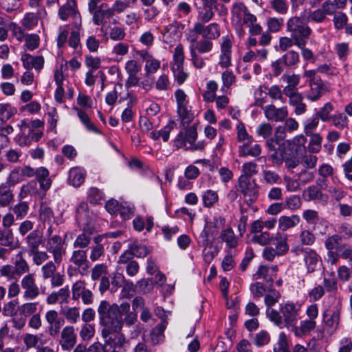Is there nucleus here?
Wrapping results in <instances>:
<instances>
[{
  "label": "nucleus",
  "mask_w": 352,
  "mask_h": 352,
  "mask_svg": "<svg viewBox=\"0 0 352 352\" xmlns=\"http://www.w3.org/2000/svg\"><path fill=\"white\" fill-rule=\"evenodd\" d=\"M14 271L18 276H21L24 274L28 273L30 270V267L28 263L23 257L21 254L16 256V260L14 263Z\"/></svg>",
  "instance_id": "41"
},
{
  "label": "nucleus",
  "mask_w": 352,
  "mask_h": 352,
  "mask_svg": "<svg viewBox=\"0 0 352 352\" xmlns=\"http://www.w3.org/2000/svg\"><path fill=\"white\" fill-rule=\"evenodd\" d=\"M49 170L45 167H40L36 170V178L43 190H47L52 185V180L49 177Z\"/></svg>",
  "instance_id": "35"
},
{
  "label": "nucleus",
  "mask_w": 352,
  "mask_h": 352,
  "mask_svg": "<svg viewBox=\"0 0 352 352\" xmlns=\"http://www.w3.org/2000/svg\"><path fill=\"white\" fill-rule=\"evenodd\" d=\"M281 297L280 293L275 289H269L265 295V305L267 309L271 308L277 303Z\"/></svg>",
  "instance_id": "46"
},
{
  "label": "nucleus",
  "mask_w": 352,
  "mask_h": 352,
  "mask_svg": "<svg viewBox=\"0 0 352 352\" xmlns=\"http://www.w3.org/2000/svg\"><path fill=\"white\" fill-rule=\"evenodd\" d=\"M199 35L201 36L199 23H195L193 28L188 30L185 34L189 44V50L197 49L201 52H210L213 49V43L208 40H198Z\"/></svg>",
  "instance_id": "4"
},
{
  "label": "nucleus",
  "mask_w": 352,
  "mask_h": 352,
  "mask_svg": "<svg viewBox=\"0 0 352 352\" xmlns=\"http://www.w3.org/2000/svg\"><path fill=\"white\" fill-rule=\"evenodd\" d=\"M179 23L177 21L168 25L163 33V41L166 43L171 44L179 37L178 29Z\"/></svg>",
  "instance_id": "34"
},
{
  "label": "nucleus",
  "mask_w": 352,
  "mask_h": 352,
  "mask_svg": "<svg viewBox=\"0 0 352 352\" xmlns=\"http://www.w3.org/2000/svg\"><path fill=\"white\" fill-rule=\"evenodd\" d=\"M199 25L203 40L212 41V40H216L220 36L221 30L219 24L211 23L205 25L202 24V23H199Z\"/></svg>",
  "instance_id": "20"
},
{
  "label": "nucleus",
  "mask_w": 352,
  "mask_h": 352,
  "mask_svg": "<svg viewBox=\"0 0 352 352\" xmlns=\"http://www.w3.org/2000/svg\"><path fill=\"white\" fill-rule=\"evenodd\" d=\"M25 243L27 245L28 253L38 250L40 245L43 243V235L38 230H33L27 235L25 239Z\"/></svg>",
  "instance_id": "24"
},
{
  "label": "nucleus",
  "mask_w": 352,
  "mask_h": 352,
  "mask_svg": "<svg viewBox=\"0 0 352 352\" xmlns=\"http://www.w3.org/2000/svg\"><path fill=\"white\" fill-rule=\"evenodd\" d=\"M85 172L79 168H72L69 173V182L75 187L80 186L85 181Z\"/></svg>",
  "instance_id": "39"
},
{
  "label": "nucleus",
  "mask_w": 352,
  "mask_h": 352,
  "mask_svg": "<svg viewBox=\"0 0 352 352\" xmlns=\"http://www.w3.org/2000/svg\"><path fill=\"white\" fill-rule=\"evenodd\" d=\"M309 89L306 93V98L311 102L317 101L328 91L321 79H318L316 82H309Z\"/></svg>",
  "instance_id": "17"
},
{
  "label": "nucleus",
  "mask_w": 352,
  "mask_h": 352,
  "mask_svg": "<svg viewBox=\"0 0 352 352\" xmlns=\"http://www.w3.org/2000/svg\"><path fill=\"white\" fill-rule=\"evenodd\" d=\"M333 105L331 102H327L316 113V116L323 122L330 121L333 116L331 115V113L333 111Z\"/></svg>",
  "instance_id": "53"
},
{
  "label": "nucleus",
  "mask_w": 352,
  "mask_h": 352,
  "mask_svg": "<svg viewBox=\"0 0 352 352\" xmlns=\"http://www.w3.org/2000/svg\"><path fill=\"white\" fill-rule=\"evenodd\" d=\"M270 6L276 13L281 15L286 14L289 9L287 0H271Z\"/></svg>",
  "instance_id": "62"
},
{
  "label": "nucleus",
  "mask_w": 352,
  "mask_h": 352,
  "mask_svg": "<svg viewBox=\"0 0 352 352\" xmlns=\"http://www.w3.org/2000/svg\"><path fill=\"white\" fill-rule=\"evenodd\" d=\"M184 47L182 44H179L174 50L173 61L172 63L171 67H175L176 69H177L178 67H184Z\"/></svg>",
  "instance_id": "51"
},
{
  "label": "nucleus",
  "mask_w": 352,
  "mask_h": 352,
  "mask_svg": "<svg viewBox=\"0 0 352 352\" xmlns=\"http://www.w3.org/2000/svg\"><path fill=\"white\" fill-rule=\"evenodd\" d=\"M323 319L327 327L335 331L338 328L340 322V311L335 309L331 311H325L323 314Z\"/></svg>",
  "instance_id": "36"
},
{
  "label": "nucleus",
  "mask_w": 352,
  "mask_h": 352,
  "mask_svg": "<svg viewBox=\"0 0 352 352\" xmlns=\"http://www.w3.org/2000/svg\"><path fill=\"white\" fill-rule=\"evenodd\" d=\"M232 40L229 36L222 38L221 54L219 64L222 68H228L231 65Z\"/></svg>",
  "instance_id": "15"
},
{
  "label": "nucleus",
  "mask_w": 352,
  "mask_h": 352,
  "mask_svg": "<svg viewBox=\"0 0 352 352\" xmlns=\"http://www.w3.org/2000/svg\"><path fill=\"white\" fill-rule=\"evenodd\" d=\"M75 109L77 111L79 119L85 124L87 130L96 133H100V131L96 127L94 123L90 121L88 115L85 111L78 108H76Z\"/></svg>",
  "instance_id": "59"
},
{
  "label": "nucleus",
  "mask_w": 352,
  "mask_h": 352,
  "mask_svg": "<svg viewBox=\"0 0 352 352\" xmlns=\"http://www.w3.org/2000/svg\"><path fill=\"white\" fill-rule=\"evenodd\" d=\"M0 246L14 248V235L11 228L0 229Z\"/></svg>",
  "instance_id": "37"
},
{
  "label": "nucleus",
  "mask_w": 352,
  "mask_h": 352,
  "mask_svg": "<svg viewBox=\"0 0 352 352\" xmlns=\"http://www.w3.org/2000/svg\"><path fill=\"white\" fill-rule=\"evenodd\" d=\"M265 118L268 120L274 122H283L288 116V109L287 107L280 108L276 107L274 104H268L263 107Z\"/></svg>",
  "instance_id": "14"
},
{
  "label": "nucleus",
  "mask_w": 352,
  "mask_h": 352,
  "mask_svg": "<svg viewBox=\"0 0 352 352\" xmlns=\"http://www.w3.org/2000/svg\"><path fill=\"white\" fill-rule=\"evenodd\" d=\"M39 219L44 225L50 224L54 219L52 210L46 205H41L39 209Z\"/></svg>",
  "instance_id": "50"
},
{
  "label": "nucleus",
  "mask_w": 352,
  "mask_h": 352,
  "mask_svg": "<svg viewBox=\"0 0 352 352\" xmlns=\"http://www.w3.org/2000/svg\"><path fill=\"white\" fill-rule=\"evenodd\" d=\"M262 177L263 181L269 185L278 184L281 182L280 175L274 170L263 169L262 170Z\"/></svg>",
  "instance_id": "47"
},
{
  "label": "nucleus",
  "mask_w": 352,
  "mask_h": 352,
  "mask_svg": "<svg viewBox=\"0 0 352 352\" xmlns=\"http://www.w3.org/2000/svg\"><path fill=\"white\" fill-rule=\"evenodd\" d=\"M307 26H308V25L304 23L302 19L296 16L289 18L286 23L287 31L290 34L302 29V27Z\"/></svg>",
  "instance_id": "45"
},
{
  "label": "nucleus",
  "mask_w": 352,
  "mask_h": 352,
  "mask_svg": "<svg viewBox=\"0 0 352 352\" xmlns=\"http://www.w3.org/2000/svg\"><path fill=\"white\" fill-rule=\"evenodd\" d=\"M236 140L238 142H245L253 140V138L248 134L244 124L241 121L238 120V123L236 126Z\"/></svg>",
  "instance_id": "54"
},
{
  "label": "nucleus",
  "mask_w": 352,
  "mask_h": 352,
  "mask_svg": "<svg viewBox=\"0 0 352 352\" xmlns=\"http://www.w3.org/2000/svg\"><path fill=\"white\" fill-rule=\"evenodd\" d=\"M220 237L230 248H235L238 245L237 237L230 228L223 230L221 232Z\"/></svg>",
  "instance_id": "43"
},
{
  "label": "nucleus",
  "mask_w": 352,
  "mask_h": 352,
  "mask_svg": "<svg viewBox=\"0 0 352 352\" xmlns=\"http://www.w3.org/2000/svg\"><path fill=\"white\" fill-rule=\"evenodd\" d=\"M82 232L75 239L73 246L75 248L84 249L87 248L91 242V236L94 234V227L85 226L82 228Z\"/></svg>",
  "instance_id": "21"
},
{
  "label": "nucleus",
  "mask_w": 352,
  "mask_h": 352,
  "mask_svg": "<svg viewBox=\"0 0 352 352\" xmlns=\"http://www.w3.org/2000/svg\"><path fill=\"white\" fill-rule=\"evenodd\" d=\"M21 61L26 69H35L41 70L44 65V58L41 56H33L29 54H24L21 56Z\"/></svg>",
  "instance_id": "25"
},
{
  "label": "nucleus",
  "mask_w": 352,
  "mask_h": 352,
  "mask_svg": "<svg viewBox=\"0 0 352 352\" xmlns=\"http://www.w3.org/2000/svg\"><path fill=\"white\" fill-rule=\"evenodd\" d=\"M332 124L337 129L342 130L348 126L349 119L344 113H338L332 116Z\"/></svg>",
  "instance_id": "48"
},
{
  "label": "nucleus",
  "mask_w": 352,
  "mask_h": 352,
  "mask_svg": "<svg viewBox=\"0 0 352 352\" xmlns=\"http://www.w3.org/2000/svg\"><path fill=\"white\" fill-rule=\"evenodd\" d=\"M304 256V261L307 270L309 273H312L320 267L322 263L320 256L317 252L311 248L302 250Z\"/></svg>",
  "instance_id": "16"
},
{
  "label": "nucleus",
  "mask_w": 352,
  "mask_h": 352,
  "mask_svg": "<svg viewBox=\"0 0 352 352\" xmlns=\"http://www.w3.org/2000/svg\"><path fill=\"white\" fill-rule=\"evenodd\" d=\"M302 196L307 201H327V196L324 195L320 188L312 185L307 187L303 192Z\"/></svg>",
  "instance_id": "31"
},
{
  "label": "nucleus",
  "mask_w": 352,
  "mask_h": 352,
  "mask_svg": "<svg viewBox=\"0 0 352 352\" xmlns=\"http://www.w3.org/2000/svg\"><path fill=\"white\" fill-rule=\"evenodd\" d=\"M103 338L104 339V344L113 348V351H116V349L123 348L127 342L125 336L121 331L113 333L112 335H109Z\"/></svg>",
  "instance_id": "27"
},
{
  "label": "nucleus",
  "mask_w": 352,
  "mask_h": 352,
  "mask_svg": "<svg viewBox=\"0 0 352 352\" xmlns=\"http://www.w3.org/2000/svg\"><path fill=\"white\" fill-rule=\"evenodd\" d=\"M120 309L116 303L111 304L107 300L100 302L97 311L102 338L122 331V318Z\"/></svg>",
  "instance_id": "2"
},
{
  "label": "nucleus",
  "mask_w": 352,
  "mask_h": 352,
  "mask_svg": "<svg viewBox=\"0 0 352 352\" xmlns=\"http://www.w3.org/2000/svg\"><path fill=\"white\" fill-rule=\"evenodd\" d=\"M177 103V112L184 126L188 125L192 120V114L188 110L186 95L182 89H177L175 93Z\"/></svg>",
  "instance_id": "10"
},
{
  "label": "nucleus",
  "mask_w": 352,
  "mask_h": 352,
  "mask_svg": "<svg viewBox=\"0 0 352 352\" xmlns=\"http://www.w3.org/2000/svg\"><path fill=\"white\" fill-rule=\"evenodd\" d=\"M300 221V218L298 214L281 216L278 219V228L282 231H286L290 228L296 227Z\"/></svg>",
  "instance_id": "33"
},
{
  "label": "nucleus",
  "mask_w": 352,
  "mask_h": 352,
  "mask_svg": "<svg viewBox=\"0 0 352 352\" xmlns=\"http://www.w3.org/2000/svg\"><path fill=\"white\" fill-rule=\"evenodd\" d=\"M58 16L62 21H67L69 16L79 18V12L76 9L75 0H67V3L58 10Z\"/></svg>",
  "instance_id": "22"
},
{
  "label": "nucleus",
  "mask_w": 352,
  "mask_h": 352,
  "mask_svg": "<svg viewBox=\"0 0 352 352\" xmlns=\"http://www.w3.org/2000/svg\"><path fill=\"white\" fill-rule=\"evenodd\" d=\"M12 210L16 219L17 220H22L25 219L29 212V204L26 201H20L15 204Z\"/></svg>",
  "instance_id": "44"
},
{
  "label": "nucleus",
  "mask_w": 352,
  "mask_h": 352,
  "mask_svg": "<svg viewBox=\"0 0 352 352\" xmlns=\"http://www.w3.org/2000/svg\"><path fill=\"white\" fill-rule=\"evenodd\" d=\"M289 99V104L294 107V113L301 116L307 111V104L303 102L304 97L301 93L296 92L285 95Z\"/></svg>",
  "instance_id": "19"
},
{
  "label": "nucleus",
  "mask_w": 352,
  "mask_h": 352,
  "mask_svg": "<svg viewBox=\"0 0 352 352\" xmlns=\"http://www.w3.org/2000/svg\"><path fill=\"white\" fill-rule=\"evenodd\" d=\"M21 285L23 290V296L26 300H34L41 294L34 274L28 273L24 276L21 280Z\"/></svg>",
  "instance_id": "8"
},
{
  "label": "nucleus",
  "mask_w": 352,
  "mask_h": 352,
  "mask_svg": "<svg viewBox=\"0 0 352 352\" xmlns=\"http://www.w3.org/2000/svg\"><path fill=\"white\" fill-rule=\"evenodd\" d=\"M95 334V328L93 324L85 323L82 325L79 335L82 340L87 341L91 340Z\"/></svg>",
  "instance_id": "63"
},
{
  "label": "nucleus",
  "mask_w": 352,
  "mask_h": 352,
  "mask_svg": "<svg viewBox=\"0 0 352 352\" xmlns=\"http://www.w3.org/2000/svg\"><path fill=\"white\" fill-rule=\"evenodd\" d=\"M311 33L312 30L308 25L307 27H302V29L290 34V36L295 40L296 46L303 43H307Z\"/></svg>",
  "instance_id": "38"
},
{
  "label": "nucleus",
  "mask_w": 352,
  "mask_h": 352,
  "mask_svg": "<svg viewBox=\"0 0 352 352\" xmlns=\"http://www.w3.org/2000/svg\"><path fill=\"white\" fill-rule=\"evenodd\" d=\"M166 324L164 322L158 324L151 332V342L153 345H157L163 341L164 331Z\"/></svg>",
  "instance_id": "42"
},
{
  "label": "nucleus",
  "mask_w": 352,
  "mask_h": 352,
  "mask_svg": "<svg viewBox=\"0 0 352 352\" xmlns=\"http://www.w3.org/2000/svg\"><path fill=\"white\" fill-rule=\"evenodd\" d=\"M214 6H204L203 10L198 12V21L196 23H202L205 24L209 22L214 16L212 9Z\"/></svg>",
  "instance_id": "55"
},
{
  "label": "nucleus",
  "mask_w": 352,
  "mask_h": 352,
  "mask_svg": "<svg viewBox=\"0 0 352 352\" xmlns=\"http://www.w3.org/2000/svg\"><path fill=\"white\" fill-rule=\"evenodd\" d=\"M56 264L54 261H50L41 267V277L44 280L50 279L56 272Z\"/></svg>",
  "instance_id": "49"
},
{
  "label": "nucleus",
  "mask_w": 352,
  "mask_h": 352,
  "mask_svg": "<svg viewBox=\"0 0 352 352\" xmlns=\"http://www.w3.org/2000/svg\"><path fill=\"white\" fill-rule=\"evenodd\" d=\"M191 56V61L195 67L197 69L203 68L205 65L204 58L201 56L202 54H206L207 52H201L197 49L189 50Z\"/></svg>",
  "instance_id": "56"
},
{
  "label": "nucleus",
  "mask_w": 352,
  "mask_h": 352,
  "mask_svg": "<svg viewBox=\"0 0 352 352\" xmlns=\"http://www.w3.org/2000/svg\"><path fill=\"white\" fill-rule=\"evenodd\" d=\"M284 324L286 327L295 325L298 320L299 308L293 302H287L280 305Z\"/></svg>",
  "instance_id": "11"
},
{
  "label": "nucleus",
  "mask_w": 352,
  "mask_h": 352,
  "mask_svg": "<svg viewBox=\"0 0 352 352\" xmlns=\"http://www.w3.org/2000/svg\"><path fill=\"white\" fill-rule=\"evenodd\" d=\"M70 298V290L69 286L59 289L58 291L52 292L46 298L48 305H55L57 302L60 304H67Z\"/></svg>",
  "instance_id": "18"
},
{
  "label": "nucleus",
  "mask_w": 352,
  "mask_h": 352,
  "mask_svg": "<svg viewBox=\"0 0 352 352\" xmlns=\"http://www.w3.org/2000/svg\"><path fill=\"white\" fill-rule=\"evenodd\" d=\"M46 251L52 255L53 261L60 265L66 254L65 241L59 235L54 234L53 237L47 239Z\"/></svg>",
  "instance_id": "5"
},
{
  "label": "nucleus",
  "mask_w": 352,
  "mask_h": 352,
  "mask_svg": "<svg viewBox=\"0 0 352 352\" xmlns=\"http://www.w3.org/2000/svg\"><path fill=\"white\" fill-rule=\"evenodd\" d=\"M282 59L285 65L292 67L299 63L300 56L298 52L289 50L282 57Z\"/></svg>",
  "instance_id": "60"
},
{
  "label": "nucleus",
  "mask_w": 352,
  "mask_h": 352,
  "mask_svg": "<svg viewBox=\"0 0 352 352\" xmlns=\"http://www.w3.org/2000/svg\"><path fill=\"white\" fill-rule=\"evenodd\" d=\"M17 110L10 104H0V120L3 122L8 120Z\"/></svg>",
  "instance_id": "57"
},
{
  "label": "nucleus",
  "mask_w": 352,
  "mask_h": 352,
  "mask_svg": "<svg viewBox=\"0 0 352 352\" xmlns=\"http://www.w3.org/2000/svg\"><path fill=\"white\" fill-rule=\"evenodd\" d=\"M28 254L29 256H32V261L36 266L41 265L44 262L47 261L50 257L47 251H40L39 249L30 252Z\"/></svg>",
  "instance_id": "58"
},
{
  "label": "nucleus",
  "mask_w": 352,
  "mask_h": 352,
  "mask_svg": "<svg viewBox=\"0 0 352 352\" xmlns=\"http://www.w3.org/2000/svg\"><path fill=\"white\" fill-rule=\"evenodd\" d=\"M76 219L82 228H85V226L94 227L93 214L89 210L87 203L82 201L77 206Z\"/></svg>",
  "instance_id": "13"
},
{
  "label": "nucleus",
  "mask_w": 352,
  "mask_h": 352,
  "mask_svg": "<svg viewBox=\"0 0 352 352\" xmlns=\"http://www.w3.org/2000/svg\"><path fill=\"white\" fill-rule=\"evenodd\" d=\"M69 262L78 269L81 275H85L89 267L87 251L83 249L74 250L69 258Z\"/></svg>",
  "instance_id": "12"
},
{
  "label": "nucleus",
  "mask_w": 352,
  "mask_h": 352,
  "mask_svg": "<svg viewBox=\"0 0 352 352\" xmlns=\"http://www.w3.org/2000/svg\"><path fill=\"white\" fill-rule=\"evenodd\" d=\"M310 136V141L308 146V151L311 153H317L321 149V144L322 138L319 133H315L311 134Z\"/></svg>",
  "instance_id": "52"
},
{
  "label": "nucleus",
  "mask_w": 352,
  "mask_h": 352,
  "mask_svg": "<svg viewBox=\"0 0 352 352\" xmlns=\"http://www.w3.org/2000/svg\"><path fill=\"white\" fill-rule=\"evenodd\" d=\"M254 140L243 142L239 148V154L241 157H258L261 153V147L258 144L253 145Z\"/></svg>",
  "instance_id": "29"
},
{
  "label": "nucleus",
  "mask_w": 352,
  "mask_h": 352,
  "mask_svg": "<svg viewBox=\"0 0 352 352\" xmlns=\"http://www.w3.org/2000/svg\"><path fill=\"white\" fill-rule=\"evenodd\" d=\"M282 78L287 83V85L283 89L284 95L298 92L296 87L300 84V75L296 74H284Z\"/></svg>",
  "instance_id": "30"
},
{
  "label": "nucleus",
  "mask_w": 352,
  "mask_h": 352,
  "mask_svg": "<svg viewBox=\"0 0 352 352\" xmlns=\"http://www.w3.org/2000/svg\"><path fill=\"white\" fill-rule=\"evenodd\" d=\"M273 236H272L268 232H262L258 234L252 236L251 241L252 243L259 244L260 245L265 246L272 242Z\"/></svg>",
  "instance_id": "61"
},
{
  "label": "nucleus",
  "mask_w": 352,
  "mask_h": 352,
  "mask_svg": "<svg viewBox=\"0 0 352 352\" xmlns=\"http://www.w3.org/2000/svg\"><path fill=\"white\" fill-rule=\"evenodd\" d=\"M12 188L8 183L0 184V207H8L14 201V195Z\"/></svg>",
  "instance_id": "26"
},
{
  "label": "nucleus",
  "mask_w": 352,
  "mask_h": 352,
  "mask_svg": "<svg viewBox=\"0 0 352 352\" xmlns=\"http://www.w3.org/2000/svg\"><path fill=\"white\" fill-rule=\"evenodd\" d=\"M120 308L122 318V327L124 324L129 327L134 325L138 320V316L135 311H130V304L123 302L120 305Z\"/></svg>",
  "instance_id": "28"
},
{
  "label": "nucleus",
  "mask_w": 352,
  "mask_h": 352,
  "mask_svg": "<svg viewBox=\"0 0 352 352\" xmlns=\"http://www.w3.org/2000/svg\"><path fill=\"white\" fill-rule=\"evenodd\" d=\"M197 137V128L195 126H191L186 129L185 133L180 132L177 138V142L179 144L180 146H188L187 144L191 145L195 142Z\"/></svg>",
  "instance_id": "23"
},
{
  "label": "nucleus",
  "mask_w": 352,
  "mask_h": 352,
  "mask_svg": "<svg viewBox=\"0 0 352 352\" xmlns=\"http://www.w3.org/2000/svg\"><path fill=\"white\" fill-rule=\"evenodd\" d=\"M275 250L278 252V256L285 255L289 251V245L287 243V236L285 234L278 233L273 236L272 240Z\"/></svg>",
  "instance_id": "32"
},
{
  "label": "nucleus",
  "mask_w": 352,
  "mask_h": 352,
  "mask_svg": "<svg viewBox=\"0 0 352 352\" xmlns=\"http://www.w3.org/2000/svg\"><path fill=\"white\" fill-rule=\"evenodd\" d=\"M19 306L17 300H12L5 302L2 307V314L5 317H11L13 327L20 330L25 324L26 320L23 317L15 318L19 311Z\"/></svg>",
  "instance_id": "6"
},
{
  "label": "nucleus",
  "mask_w": 352,
  "mask_h": 352,
  "mask_svg": "<svg viewBox=\"0 0 352 352\" xmlns=\"http://www.w3.org/2000/svg\"><path fill=\"white\" fill-rule=\"evenodd\" d=\"M61 314L71 324H76L80 319V309L76 307H65L61 309Z\"/></svg>",
  "instance_id": "40"
},
{
  "label": "nucleus",
  "mask_w": 352,
  "mask_h": 352,
  "mask_svg": "<svg viewBox=\"0 0 352 352\" xmlns=\"http://www.w3.org/2000/svg\"><path fill=\"white\" fill-rule=\"evenodd\" d=\"M232 21L239 36L245 34L243 25L249 28L251 35H258L262 32V27L257 23L256 16L252 14L248 7L242 2L234 3L231 8Z\"/></svg>",
  "instance_id": "3"
},
{
  "label": "nucleus",
  "mask_w": 352,
  "mask_h": 352,
  "mask_svg": "<svg viewBox=\"0 0 352 352\" xmlns=\"http://www.w3.org/2000/svg\"><path fill=\"white\" fill-rule=\"evenodd\" d=\"M77 342V335L72 325H67L60 331L58 343L63 351H71Z\"/></svg>",
  "instance_id": "7"
},
{
  "label": "nucleus",
  "mask_w": 352,
  "mask_h": 352,
  "mask_svg": "<svg viewBox=\"0 0 352 352\" xmlns=\"http://www.w3.org/2000/svg\"><path fill=\"white\" fill-rule=\"evenodd\" d=\"M237 190L250 201H256L258 196V185L245 177H239Z\"/></svg>",
  "instance_id": "9"
},
{
  "label": "nucleus",
  "mask_w": 352,
  "mask_h": 352,
  "mask_svg": "<svg viewBox=\"0 0 352 352\" xmlns=\"http://www.w3.org/2000/svg\"><path fill=\"white\" fill-rule=\"evenodd\" d=\"M202 200L204 206L210 208L218 201V195L215 191L208 190L202 195Z\"/></svg>",
  "instance_id": "64"
},
{
  "label": "nucleus",
  "mask_w": 352,
  "mask_h": 352,
  "mask_svg": "<svg viewBox=\"0 0 352 352\" xmlns=\"http://www.w3.org/2000/svg\"><path fill=\"white\" fill-rule=\"evenodd\" d=\"M287 131L284 126H278L275 130L274 137L267 140L266 144L270 151H273L270 156L272 162L276 166L285 163V168L289 172L300 164V158L295 144L291 141L280 143L285 138Z\"/></svg>",
  "instance_id": "1"
}]
</instances>
